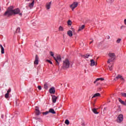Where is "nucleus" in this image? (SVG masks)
I'll list each match as a JSON object with an SVG mask.
<instances>
[{"mask_svg": "<svg viewBox=\"0 0 126 126\" xmlns=\"http://www.w3.org/2000/svg\"><path fill=\"white\" fill-rule=\"evenodd\" d=\"M65 125H69V121H68V120H66L65 121Z\"/></svg>", "mask_w": 126, "mask_h": 126, "instance_id": "nucleus-31", "label": "nucleus"}, {"mask_svg": "<svg viewBox=\"0 0 126 126\" xmlns=\"http://www.w3.org/2000/svg\"><path fill=\"white\" fill-rule=\"evenodd\" d=\"M123 121H124V115L123 114L119 115L117 119V123H122Z\"/></svg>", "mask_w": 126, "mask_h": 126, "instance_id": "nucleus-4", "label": "nucleus"}, {"mask_svg": "<svg viewBox=\"0 0 126 126\" xmlns=\"http://www.w3.org/2000/svg\"><path fill=\"white\" fill-rule=\"evenodd\" d=\"M44 89H46V90H48V89L49 88L48 87V84H47V83H46L44 84Z\"/></svg>", "mask_w": 126, "mask_h": 126, "instance_id": "nucleus-27", "label": "nucleus"}, {"mask_svg": "<svg viewBox=\"0 0 126 126\" xmlns=\"http://www.w3.org/2000/svg\"><path fill=\"white\" fill-rule=\"evenodd\" d=\"M99 80H100L101 81H103V80H104V78H97L95 81L94 82V83H96V82H97V81H99Z\"/></svg>", "mask_w": 126, "mask_h": 126, "instance_id": "nucleus-19", "label": "nucleus"}, {"mask_svg": "<svg viewBox=\"0 0 126 126\" xmlns=\"http://www.w3.org/2000/svg\"><path fill=\"white\" fill-rule=\"evenodd\" d=\"M49 113H51V114H56V111L53 108H50L49 110Z\"/></svg>", "mask_w": 126, "mask_h": 126, "instance_id": "nucleus-18", "label": "nucleus"}, {"mask_svg": "<svg viewBox=\"0 0 126 126\" xmlns=\"http://www.w3.org/2000/svg\"><path fill=\"white\" fill-rule=\"evenodd\" d=\"M35 115L37 116L40 115V110H39V108L38 107H35Z\"/></svg>", "mask_w": 126, "mask_h": 126, "instance_id": "nucleus-9", "label": "nucleus"}, {"mask_svg": "<svg viewBox=\"0 0 126 126\" xmlns=\"http://www.w3.org/2000/svg\"><path fill=\"white\" fill-rule=\"evenodd\" d=\"M38 89H39V90H42V87H41V86H38L37 87Z\"/></svg>", "mask_w": 126, "mask_h": 126, "instance_id": "nucleus-40", "label": "nucleus"}, {"mask_svg": "<svg viewBox=\"0 0 126 126\" xmlns=\"http://www.w3.org/2000/svg\"><path fill=\"white\" fill-rule=\"evenodd\" d=\"M27 1H30V0H26Z\"/></svg>", "mask_w": 126, "mask_h": 126, "instance_id": "nucleus-46", "label": "nucleus"}, {"mask_svg": "<svg viewBox=\"0 0 126 126\" xmlns=\"http://www.w3.org/2000/svg\"><path fill=\"white\" fill-rule=\"evenodd\" d=\"M121 41H122V39L119 38V39L116 41V43H117V44H119V43L121 42Z\"/></svg>", "mask_w": 126, "mask_h": 126, "instance_id": "nucleus-35", "label": "nucleus"}, {"mask_svg": "<svg viewBox=\"0 0 126 126\" xmlns=\"http://www.w3.org/2000/svg\"><path fill=\"white\" fill-rule=\"evenodd\" d=\"M110 59L107 61V63H113L114 61H115V59H116V55L115 53H109L108 54Z\"/></svg>", "mask_w": 126, "mask_h": 126, "instance_id": "nucleus-2", "label": "nucleus"}, {"mask_svg": "<svg viewBox=\"0 0 126 126\" xmlns=\"http://www.w3.org/2000/svg\"><path fill=\"white\" fill-rule=\"evenodd\" d=\"M124 24L126 25V19L124 20Z\"/></svg>", "mask_w": 126, "mask_h": 126, "instance_id": "nucleus-42", "label": "nucleus"}, {"mask_svg": "<svg viewBox=\"0 0 126 126\" xmlns=\"http://www.w3.org/2000/svg\"><path fill=\"white\" fill-rule=\"evenodd\" d=\"M91 63H97V62L94 61V60H91Z\"/></svg>", "mask_w": 126, "mask_h": 126, "instance_id": "nucleus-33", "label": "nucleus"}, {"mask_svg": "<svg viewBox=\"0 0 126 126\" xmlns=\"http://www.w3.org/2000/svg\"><path fill=\"white\" fill-rule=\"evenodd\" d=\"M16 32V33H19L20 32V28H17Z\"/></svg>", "mask_w": 126, "mask_h": 126, "instance_id": "nucleus-32", "label": "nucleus"}, {"mask_svg": "<svg viewBox=\"0 0 126 126\" xmlns=\"http://www.w3.org/2000/svg\"><path fill=\"white\" fill-rule=\"evenodd\" d=\"M119 78H121V80H124V78L121 75H118L114 79L115 80H118Z\"/></svg>", "mask_w": 126, "mask_h": 126, "instance_id": "nucleus-12", "label": "nucleus"}, {"mask_svg": "<svg viewBox=\"0 0 126 126\" xmlns=\"http://www.w3.org/2000/svg\"><path fill=\"white\" fill-rule=\"evenodd\" d=\"M34 63H39V57L37 55L35 56V60L34 62Z\"/></svg>", "mask_w": 126, "mask_h": 126, "instance_id": "nucleus-11", "label": "nucleus"}, {"mask_svg": "<svg viewBox=\"0 0 126 126\" xmlns=\"http://www.w3.org/2000/svg\"><path fill=\"white\" fill-rule=\"evenodd\" d=\"M0 47L1 48V54H4V48H3V47L2 46V45L1 44H0Z\"/></svg>", "mask_w": 126, "mask_h": 126, "instance_id": "nucleus-17", "label": "nucleus"}, {"mask_svg": "<svg viewBox=\"0 0 126 126\" xmlns=\"http://www.w3.org/2000/svg\"><path fill=\"white\" fill-rule=\"evenodd\" d=\"M54 60H55L57 63H60L62 62V57L60 55H57L56 57H54Z\"/></svg>", "mask_w": 126, "mask_h": 126, "instance_id": "nucleus-3", "label": "nucleus"}, {"mask_svg": "<svg viewBox=\"0 0 126 126\" xmlns=\"http://www.w3.org/2000/svg\"><path fill=\"white\" fill-rule=\"evenodd\" d=\"M96 66L97 65V63H90L89 66Z\"/></svg>", "mask_w": 126, "mask_h": 126, "instance_id": "nucleus-28", "label": "nucleus"}, {"mask_svg": "<svg viewBox=\"0 0 126 126\" xmlns=\"http://www.w3.org/2000/svg\"><path fill=\"white\" fill-rule=\"evenodd\" d=\"M10 92H11V88H9L8 91H7V93L8 94H9V93H10Z\"/></svg>", "mask_w": 126, "mask_h": 126, "instance_id": "nucleus-36", "label": "nucleus"}, {"mask_svg": "<svg viewBox=\"0 0 126 126\" xmlns=\"http://www.w3.org/2000/svg\"><path fill=\"white\" fill-rule=\"evenodd\" d=\"M100 95H101L99 93H96L92 97V98H95L96 97H99V96H100Z\"/></svg>", "mask_w": 126, "mask_h": 126, "instance_id": "nucleus-21", "label": "nucleus"}, {"mask_svg": "<svg viewBox=\"0 0 126 126\" xmlns=\"http://www.w3.org/2000/svg\"><path fill=\"white\" fill-rule=\"evenodd\" d=\"M49 113H50L49 111H46L45 112H43L42 114H43V115H48Z\"/></svg>", "mask_w": 126, "mask_h": 126, "instance_id": "nucleus-38", "label": "nucleus"}, {"mask_svg": "<svg viewBox=\"0 0 126 126\" xmlns=\"http://www.w3.org/2000/svg\"><path fill=\"white\" fill-rule=\"evenodd\" d=\"M78 5V3H77V2H74L70 6V7L71 8L72 10H74V8H75L76 7H77Z\"/></svg>", "mask_w": 126, "mask_h": 126, "instance_id": "nucleus-6", "label": "nucleus"}, {"mask_svg": "<svg viewBox=\"0 0 126 126\" xmlns=\"http://www.w3.org/2000/svg\"><path fill=\"white\" fill-rule=\"evenodd\" d=\"M51 3H52V2H50L47 3L46 4V7L47 9H50V8H51Z\"/></svg>", "mask_w": 126, "mask_h": 126, "instance_id": "nucleus-13", "label": "nucleus"}, {"mask_svg": "<svg viewBox=\"0 0 126 126\" xmlns=\"http://www.w3.org/2000/svg\"><path fill=\"white\" fill-rule=\"evenodd\" d=\"M94 41V40L93 39V40L90 42V44H92V43H93Z\"/></svg>", "mask_w": 126, "mask_h": 126, "instance_id": "nucleus-43", "label": "nucleus"}, {"mask_svg": "<svg viewBox=\"0 0 126 126\" xmlns=\"http://www.w3.org/2000/svg\"><path fill=\"white\" fill-rule=\"evenodd\" d=\"M34 3H35V0H33L32 3H30L29 4V7H30L31 9V8H33Z\"/></svg>", "mask_w": 126, "mask_h": 126, "instance_id": "nucleus-7", "label": "nucleus"}, {"mask_svg": "<svg viewBox=\"0 0 126 126\" xmlns=\"http://www.w3.org/2000/svg\"><path fill=\"white\" fill-rule=\"evenodd\" d=\"M106 109H107V108L105 107V108H104V111H106Z\"/></svg>", "mask_w": 126, "mask_h": 126, "instance_id": "nucleus-45", "label": "nucleus"}, {"mask_svg": "<svg viewBox=\"0 0 126 126\" xmlns=\"http://www.w3.org/2000/svg\"><path fill=\"white\" fill-rule=\"evenodd\" d=\"M106 38H107V39H108V40H109V39L110 38V36L107 35V36H106Z\"/></svg>", "mask_w": 126, "mask_h": 126, "instance_id": "nucleus-41", "label": "nucleus"}, {"mask_svg": "<svg viewBox=\"0 0 126 126\" xmlns=\"http://www.w3.org/2000/svg\"><path fill=\"white\" fill-rule=\"evenodd\" d=\"M49 92L50 94H55V93L56 92L55 88L52 87L51 89H50Z\"/></svg>", "mask_w": 126, "mask_h": 126, "instance_id": "nucleus-8", "label": "nucleus"}, {"mask_svg": "<svg viewBox=\"0 0 126 126\" xmlns=\"http://www.w3.org/2000/svg\"><path fill=\"white\" fill-rule=\"evenodd\" d=\"M71 66H72L71 64H70V63H63V66H62V67H63V68L65 69V68H68V67H71Z\"/></svg>", "mask_w": 126, "mask_h": 126, "instance_id": "nucleus-5", "label": "nucleus"}, {"mask_svg": "<svg viewBox=\"0 0 126 126\" xmlns=\"http://www.w3.org/2000/svg\"><path fill=\"white\" fill-rule=\"evenodd\" d=\"M85 28V26L84 25H82L81 27L79 28L78 31H81V30H83Z\"/></svg>", "mask_w": 126, "mask_h": 126, "instance_id": "nucleus-24", "label": "nucleus"}, {"mask_svg": "<svg viewBox=\"0 0 126 126\" xmlns=\"http://www.w3.org/2000/svg\"><path fill=\"white\" fill-rule=\"evenodd\" d=\"M63 63H70V61L68 60V59H66L63 62Z\"/></svg>", "mask_w": 126, "mask_h": 126, "instance_id": "nucleus-23", "label": "nucleus"}, {"mask_svg": "<svg viewBox=\"0 0 126 126\" xmlns=\"http://www.w3.org/2000/svg\"><path fill=\"white\" fill-rule=\"evenodd\" d=\"M92 111H93V113H94V114H99V112H98L97 111V109H96L95 108H93V109H92Z\"/></svg>", "mask_w": 126, "mask_h": 126, "instance_id": "nucleus-22", "label": "nucleus"}, {"mask_svg": "<svg viewBox=\"0 0 126 126\" xmlns=\"http://www.w3.org/2000/svg\"><path fill=\"white\" fill-rule=\"evenodd\" d=\"M1 10V9L0 8V11Z\"/></svg>", "mask_w": 126, "mask_h": 126, "instance_id": "nucleus-47", "label": "nucleus"}, {"mask_svg": "<svg viewBox=\"0 0 126 126\" xmlns=\"http://www.w3.org/2000/svg\"><path fill=\"white\" fill-rule=\"evenodd\" d=\"M50 55L51 57H53V59L54 58H55V57L54 56V52H52V51H50Z\"/></svg>", "mask_w": 126, "mask_h": 126, "instance_id": "nucleus-29", "label": "nucleus"}, {"mask_svg": "<svg viewBox=\"0 0 126 126\" xmlns=\"http://www.w3.org/2000/svg\"><path fill=\"white\" fill-rule=\"evenodd\" d=\"M9 97V94H7L6 93L5 94V97L7 99Z\"/></svg>", "mask_w": 126, "mask_h": 126, "instance_id": "nucleus-30", "label": "nucleus"}, {"mask_svg": "<svg viewBox=\"0 0 126 126\" xmlns=\"http://www.w3.org/2000/svg\"><path fill=\"white\" fill-rule=\"evenodd\" d=\"M46 63H52V62L49 60H46Z\"/></svg>", "mask_w": 126, "mask_h": 126, "instance_id": "nucleus-39", "label": "nucleus"}, {"mask_svg": "<svg viewBox=\"0 0 126 126\" xmlns=\"http://www.w3.org/2000/svg\"><path fill=\"white\" fill-rule=\"evenodd\" d=\"M121 95H122L123 97H126V93H121Z\"/></svg>", "mask_w": 126, "mask_h": 126, "instance_id": "nucleus-37", "label": "nucleus"}, {"mask_svg": "<svg viewBox=\"0 0 126 126\" xmlns=\"http://www.w3.org/2000/svg\"><path fill=\"white\" fill-rule=\"evenodd\" d=\"M57 99H58V97H57L56 95H53L52 96L53 103H56V102H57Z\"/></svg>", "mask_w": 126, "mask_h": 126, "instance_id": "nucleus-10", "label": "nucleus"}, {"mask_svg": "<svg viewBox=\"0 0 126 126\" xmlns=\"http://www.w3.org/2000/svg\"><path fill=\"white\" fill-rule=\"evenodd\" d=\"M118 100L121 104L124 105V106H126V103L125 101H123V100H122L121 98H119Z\"/></svg>", "mask_w": 126, "mask_h": 126, "instance_id": "nucleus-15", "label": "nucleus"}, {"mask_svg": "<svg viewBox=\"0 0 126 126\" xmlns=\"http://www.w3.org/2000/svg\"><path fill=\"white\" fill-rule=\"evenodd\" d=\"M59 31H61L63 32V28L62 26H60L59 28Z\"/></svg>", "mask_w": 126, "mask_h": 126, "instance_id": "nucleus-26", "label": "nucleus"}, {"mask_svg": "<svg viewBox=\"0 0 126 126\" xmlns=\"http://www.w3.org/2000/svg\"><path fill=\"white\" fill-rule=\"evenodd\" d=\"M90 57V55L89 54H87L83 56V58H84V59H88V57Z\"/></svg>", "mask_w": 126, "mask_h": 126, "instance_id": "nucleus-20", "label": "nucleus"}, {"mask_svg": "<svg viewBox=\"0 0 126 126\" xmlns=\"http://www.w3.org/2000/svg\"><path fill=\"white\" fill-rule=\"evenodd\" d=\"M123 27H124V26H121V29H123Z\"/></svg>", "mask_w": 126, "mask_h": 126, "instance_id": "nucleus-44", "label": "nucleus"}, {"mask_svg": "<svg viewBox=\"0 0 126 126\" xmlns=\"http://www.w3.org/2000/svg\"><path fill=\"white\" fill-rule=\"evenodd\" d=\"M67 35L69 37H72V32L71 31H68L67 32Z\"/></svg>", "mask_w": 126, "mask_h": 126, "instance_id": "nucleus-16", "label": "nucleus"}, {"mask_svg": "<svg viewBox=\"0 0 126 126\" xmlns=\"http://www.w3.org/2000/svg\"><path fill=\"white\" fill-rule=\"evenodd\" d=\"M106 0L107 2H108L109 3H112L114 1V0Z\"/></svg>", "mask_w": 126, "mask_h": 126, "instance_id": "nucleus-34", "label": "nucleus"}, {"mask_svg": "<svg viewBox=\"0 0 126 126\" xmlns=\"http://www.w3.org/2000/svg\"><path fill=\"white\" fill-rule=\"evenodd\" d=\"M12 14H19V16H22V13L20 12V9L19 8H16L13 9V7H9L5 12L4 14L5 16H10Z\"/></svg>", "mask_w": 126, "mask_h": 126, "instance_id": "nucleus-1", "label": "nucleus"}, {"mask_svg": "<svg viewBox=\"0 0 126 126\" xmlns=\"http://www.w3.org/2000/svg\"><path fill=\"white\" fill-rule=\"evenodd\" d=\"M67 24H68V26H71V24H72V22H71V21L70 20H68Z\"/></svg>", "mask_w": 126, "mask_h": 126, "instance_id": "nucleus-25", "label": "nucleus"}, {"mask_svg": "<svg viewBox=\"0 0 126 126\" xmlns=\"http://www.w3.org/2000/svg\"><path fill=\"white\" fill-rule=\"evenodd\" d=\"M113 66H114V64L113 63L109 64L108 65V69L110 71L113 70Z\"/></svg>", "mask_w": 126, "mask_h": 126, "instance_id": "nucleus-14", "label": "nucleus"}]
</instances>
